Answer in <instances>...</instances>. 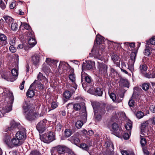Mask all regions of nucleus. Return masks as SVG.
Listing matches in <instances>:
<instances>
[{
	"label": "nucleus",
	"instance_id": "obj_6",
	"mask_svg": "<svg viewBox=\"0 0 155 155\" xmlns=\"http://www.w3.org/2000/svg\"><path fill=\"white\" fill-rule=\"evenodd\" d=\"M81 76L82 86L84 89L86 90L85 89V84L83 83V79H84L85 81L87 83L86 84H87V85L90 86L93 84V81L89 75L85 74L84 72H82Z\"/></svg>",
	"mask_w": 155,
	"mask_h": 155
},
{
	"label": "nucleus",
	"instance_id": "obj_44",
	"mask_svg": "<svg viewBox=\"0 0 155 155\" xmlns=\"http://www.w3.org/2000/svg\"><path fill=\"white\" fill-rule=\"evenodd\" d=\"M112 127L114 130L117 131L119 129L118 125L116 123H113L112 125Z\"/></svg>",
	"mask_w": 155,
	"mask_h": 155
},
{
	"label": "nucleus",
	"instance_id": "obj_49",
	"mask_svg": "<svg viewBox=\"0 0 155 155\" xmlns=\"http://www.w3.org/2000/svg\"><path fill=\"white\" fill-rule=\"evenodd\" d=\"M71 94L69 91H65L64 93V96L67 99L69 98Z\"/></svg>",
	"mask_w": 155,
	"mask_h": 155
},
{
	"label": "nucleus",
	"instance_id": "obj_64",
	"mask_svg": "<svg viewBox=\"0 0 155 155\" xmlns=\"http://www.w3.org/2000/svg\"><path fill=\"white\" fill-rule=\"evenodd\" d=\"M129 137V135L128 133H125L124 134V138L125 140H127L128 139Z\"/></svg>",
	"mask_w": 155,
	"mask_h": 155
},
{
	"label": "nucleus",
	"instance_id": "obj_12",
	"mask_svg": "<svg viewBox=\"0 0 155 155\" xmlns=\"http://www.w3.org/2000/svg\"><path fill=\"white\" fill-rule=\"evenodd\" d=\"M15 137L20 141L23 142V141L25 140L26 137L25 130H24L18 132L15 134Z\"/></svg>",
	"mask_w": 155,
	"mask_h": 155
},
{
	"label": "nucleus",
	"instance_id": "obj_22",
	"mask_svg": "<svg viewBox=\"0 0 155 155\" xmlns=\"http://www.w3.org/2000/svg\"><path fill=\"white\" fill-rule=\"evenodd\" d=\"M95 65V63L94 61H88L86 66V68L87 70L92 69Z\"/></svg>",
	"mask_w": 155,
	"mask_h": 155
},
{
	"label": "nucleus",
	"instance_id": "obj_35",
	"mask_svg": "<svg viewBox=\"0 0 155 155\" xmlns=\"http://www.w3.org/2000/svg\"><path fill=\"white\" fill-rule=\"evenodd\" d=\"M79 147L82 149L86 151H87L89 148V147L85 143H82L81 144Z\"/></svg>",
	"mask_w": 155,
	"mask_h": 155
},
{
	"label": "nucleus",
	"instance_id": "obj_2",
	"mask_svg": "<svg viewBox=\"0 0 155 155\" xmlns=\"http://www.w3.org/2000/svg\"><path fill=\"white\" fill-rule=\"evenodd\" d=\"M7 94L8 97H6L4 101L5 106L2 107L1 112L2 114L8 113L12 110V105L13 102L14 98L13 93L11 92L4 93Z\"/></svg>",
	"mask_w": 155,
	"mask_h": 155
},
{
	"label": "nucleus",
	"instance_id": "obj_53",
	"mask_svg": "<svg viewBox=\"0 0 155 155\" xmlns=\"http://www.w3.org/2000/svg\"><path fill=\"white\" fill-rule=\"evenodd\" d=\"M147 143L146 140L144 138H143L141 139L140 141V143L141 145L142 146H143L145 145Z\"/></svg>",
	"mask_w": 155,
	"mask_h": 155
},
{
	"label": "nucleus",
	"instance_id": "obj_56",
	"mask_svg": "<svg viewBox=\"0 0 155 155\" xmlns=\"http://www.w3.org/2000/svg\"><path fill=\"white\" fill-rule=\"evenodd\" d=\"M134 100H130L129 101L128 105L130 107H133L134 105Z\"/></svg>",
	"mask_w": 155,
	"mask_h": 155
},
{
	"label": "nucleus",
	"instance_id": "obj_20",
	"mask_svg": "<svg viewBox=\"0 0 155 155\" xmlns=\"http://www.w3.org/2000/svg\"><path fill=\"white\" fill-rule=\"evenodd\" d=\"M124 44L126 48H128V49L130 50H132L135 46V43L134 42L130 43L126 42L124 43Z\"/></svg>",
	"mask_w": 155,
	"mask_h": 155
},
{
	"label": "nucleus",
	"instance_id": "obj_14",
	"mask_svg": "<svg viewBox=\"0 0 155 155\" xmlns=\"http://www.w3.org/2000/svg\"><path fill=\"white\" fill-rule=\"evenodd\" d=\"M94 47L91 50V52L94 55V57L100 60H102L103 59V55L99 54V51L95 50L94 51Z\"/></svg>",
	"mask_w": 155,
	"mask_h": 155
},
{
	"label": "nucleus",
	"instance_id": "obj_37",
	"mask_svg": "<svg viewBox=\"0 0 155 155\" xmlns=\"http://www.w3.org/2000/svg\"><path fill=\"white\" fill-rule=\"evenodd\" d=\"M83 124V122L81 120L78 121L76 123L75 126L78 129L81 128Z\"/></svg>",
	"mask_w": 155,
	"mask_h": 155
},
{
	"label": "nucleus",
	"instance_id": "obj_46",
	"mask_svg": "<svg viewBox=\"0 0 155 155\" xmlns=\"http://www.w3.org/2000/svg\"><path fill=\"white\" fill-rule=\"evenodd\" d=\"M102 37L101 36L98 37L97 36L96 37L95 41L96 42L97 44H100L102 42Z\"/></svg>",
	"mask_w": 155,
	"mask_h": 155
},
{
	"label": "nucleus",
	"instance_id": "obj_27",
	"mask_svg": "<svg viewBox=\"0 0 155 155\" xmlns=\"http://www.w3.org/2000/svg\"><path fill=\"white\" fill-rule=\"evenodd\" d=\"M8 0H0V7L4 9L6 7Z\"/></svg>",
	"mask_w": 155,
	"mask_h": 155
},
{
	"label": "nucleus",
	"instance_id": "obj_13",
	"mask_svg": "<svg viewBox=\"0 0 155 155\" xmlns=\"http://www.w3.org/2000/svg\"><path fill=\"white\" fill-rule=\"evenodd\" d=\"M44 84H41V82H38V81L36 80H35L34 82L32 84L30 87H31V86L35 85L36 86H37V88L40 91L42 90L45 88V86L44 85Z\"/></svg>",
	"mask_w": 155,
	"mask_h": 155
},
{
	"label": "nucleus",
	"instance_id": "obj_40",
	"mask_svg": "<svg viewBox=\"0 0 155 155\" xmlns=\"http://www.w3.org/2000/svg\"><path fill=\"white\" fill-rule=\"evenodd\" d=\"M55 61L54 60L51 59V58H47L45 62L48 65L51 66V64Z\"/></svg>",
	"mask_w": 155,
	"mask_h": 155
},
{
	"label": "nucleus",
	"instance_id": "obj_63",
	"mask_svg": "<svg viewBox=\"0 0 155 155\" xmlns=\"http://www.w3.org/2000/svg\"><path fill=\"white\" fill-rule=\"evenodd\" d=\"M150 111L153 113H155V107L154 106L152 105L150 106Z\"/></svg>",
	"mask_w": 155,
	"mask_h": 155
},
{
	"label": "nucleus",
	"instance_id": "obj_57",
	"mask_svg": "<svg viewBox=\"0 0 155 155\" xmlns=\"http://www.w3.org/2000/svg\"><path fill=\"white\" fill-rule=\"evenodd\" d=\"M16 2H12L9 5V7L11 9L14 8L16 6Z\"/></svg>",
	"mask_w": 155,
	"mask_h": 155
},
{
	"label": "nucleus",
	"instance_id": "obj_32",
	"mask_svg": "<svg viewBox=\"0 0 155 155\" xmlns=\"http://www.w3.org/2000/svg\"><path fill=\"white\" fill-rule=\"evenodd\" d=\"M140 71L143 73V72L146 71L147 70V67L145 64L140 65Z\"/></svg>",
	"mask_w": 155,
	"mask_h": 155
},
{
	"label": "nucleus",
	"instance_id": "obj_54",
	"mask_svg": "<svg viewBox=\"0 0 155 155\" xmlns=\"http://www.w3.org/2000/svg\"><path fill=\"white\" fill-rule=\"evenodd\" d=\"M110 74L111 77L114 78L115 76L117 75V72L115 71L114 70H111Z\"/></svg>",
	"mask_w": 155,
	"mask_h": 155
},
{
	"label": "nucleus",
	"instance_id": "obj_7",
	"mask_svg": "<svg viewBox=\"0 0 155 155\" xmlns=\"http://www.w3.org/2000/svg\"><path fill=\"white\" fill-rule=\"evenodd\" d=\"M136 56V53L135 52H132L130 54V59L129 60L128 63V68L133 72L134 70V64Z\"/></svg>",
	"mask_w": 155,
	"mask_h": 155
},
{
	"label": "nucleus",
	"instance_id": "obj_9",
	"mask_svg": "<svg viewBox=\"0 0 155 155\" xmlns=\"http://www.w3.org/2000/svg\"><path fill=\"white\" fill-rule=\"evenodd\" d=\"M107 66L103 63H98L97 68L100 74H105L107 73Z\"/></svg>",
	"mask_w": 155,
	"mask_h": 155
},
{
	"label": "nucleus",
	"instance_id": "obj_52",
	"mask_svg": "<svg viewBox=\"0 0 155 155\" xmlns=\"http://www.w3.org/2000/svg\"><path fill=\"white\" fill-rule=\"evenodd\" d=\"M2 77L3 78H4L5 80H7L8 81H10L11 80H10V79L8 78V75L6 74H2Z\"/></svg>",
	"mask_w": 155,
	"mask_h": 155
},
{
	"label": "nucleus",
	"instance_id": "obj_58",
	"mask_svg": "<svg viewBox=\"0 0 155 155\" xmlns=\"http://www.w3.org/2000/svg\"><path fill=\"white\" fill-rule=\"evenodd\" d=\"M30 155H40V154L38 151L34 150L31 152Z\"/></svg>",
	"mask_w": 155,
	"mask_h": 155
},
{
	"label": "nucleus",
	"instance_id": "obj_8",
	"mask_svg": "<svg viewBox=\"0 0 155 155\" xmlns=\"http://www.w3.org/2000/svg\"><path fill=\"white\" fill-rule=\"evenodd\" d=\"M47 120L44 119L40 121L36 126V128L40 133H42L45 130Z\"/></svg>",
	"mask_w": 155,
	"mask_h": 155
},
{
	"label": "nucleus",
	"instance_id": "obj_29",
	"mask_svg": "<svg viewBox=\"0 0 155 155\" xmlns=\"http://www.w3.org/2000/svg\"><path fill=\"white\" fill-rule=\"evenodd\" d=\"M119 84L121 86L126 87L128 85V82L127 80L121 79L120 80Z\"/></svg>",
	"mask_w": 155,
	"mask_h": 155
},
{
	"label": "nucleus",
	"instance_id": "obj_50",
	"mask_svg": "<svg viewBox=\"0 0 155 155\" xmlns=\"http://www.w3.org/2000/svg\"><path fill=\"white\" fill-rule=\"evenodd\" d=\"M8 92H10L9 91H6V92H4L3 89L2 88H0V94H2V95L4 96V97L5 98H6V97H8V95L7 94H5L4 95V93H8Z\"/></svg>",
	"mask_w": 155,
	"mask_h": 155
},
{
	"label": "nucleus",
	"instance_id": "obj_48",
	"mask_svg": "<svg viewBox=\"0 0 155 155\" xmlns=\"http://www.w3.org/2000/svg\"><path fill=\"white\" fill-rule=\"evenodd\" d=\"M137 117L140 119L142 118L143 116V113L141 111H138L136 114Z\"/></svg>",
	"mask_w": 155,
	"mask_h": 155
},
{
	"label": "nucleus",
	"instance_id": "obj_42",
	"mask_svg": "<svg viewBox=\"0 0 155 155\" xmlns=\"http://www.w3.org/2000/svg\"><path fill=\"white\" fill-rule=\"evenodd\" d=\"M81 110H82V112L81 113V111H80V113H81L85 118H86L87 116V112L86 111V107H84L83 108L81 109Z\"/></svg>",
	"mask_w": 155,
	"mask_h": 155
},
{
	"label": "nucleus",
	"instance_id": "obj_34",
	"mask_svg": "<svg viewBox=\"0 0 155 155\" xmlns=\"http://www.w3.org/2000/svg\"><path fill=\"white\" fill-rule=\"evenodd\" d=\"M65 136L67 137H69L72 134V131L69 129H66L64 131Z\"/></svg>",
	"mask_w": 155,
	"mask_h": 155
},
{
	"label": "nucleus",
	"instance_id": "obj_4",
	"mask_svg": "<svg viewBox=\"0 0 155 155\" xmlns=\"http://www.w3.org/2000/svg\"><path fill=\"white\" fill-rule=\"evenodd\" d=\"M10 138V137L9 136H8L4 139L5 143L10 148L19 146L23 143L22 141H20L19 139L16 138V137H13L11 140Z\"/></svg>",
	"mask_w": 155,
	"mask_h": 155
},
{
	"label": "nucleus",
	"instance_id": "obj_26",
	"mask_svg": "<svg viewBox=\"0 0 155 155\" xmlns=\"http://www.w3.org/2000/svg\"><path fill=\"white\" fill-rule=\"evenodd\" d=\"M11 29L14 31H16L18 29V25L16 22L13 21L11 23Z\"/></svg>",
	"mask_w": 155,
	"mask_h": 155
},
{
	"label": "nucleus",
	"instance_id": "obj_15",
	"mask_svg": "<svg viewBox=\"0 0 155 155\" xmlns=\"http://www.w3.org/2000/svg\"><path fill=\"white\" fill-rule=\"evenodd\" d=\"M69 78L71 81L73 83L72 86L75 90H76L77 87V85L75 83L76 80V77L74 74H70L69 76Z\"/></svg>",
	"mask_w": 155,
	"mask_h": 155
},
{
	"label": "nucleus",
	"instance_id": "obj_38",
	"mask_svg": "<svg viewBox=\"0 0 155 155\" xmlns=\"http://www.w3.org/2000/svg\"><path fill=\"white\" fill-rule=\"evenodd\" d=\"M125 128L127 130H130L132 128V124L130 122H128L125 125Z\"/></svg>",
	"mask_w": 155,
	"mask_h": 155
},
{
	"label": "nucleus",
	"instance_id": "obj_30",
	"mask_svg": "<svg viewBox=\"0 0 155 155\" xmlns=\"http://www.w3.org/2000/svg\"><path fill=\"white\" fill-rule=\"evenodd\" d=\"M26 95L29 97H32L35 95V92L33 90L29 88L26 93Z\"/></svg>",
	"mask_w": 155,
	"mask_h": 155
},
{
	"label": "nucleus",
	"instance_id": "obj_18",
	"mask_svg": "<svg viewBox=\"0 0 155 155\" xmlns=\"http://www.w3.org/2000/svg\"><path fill=\"white\" fill-rule=\"evenodd\" d=\"M40 55L39 54H35L32 57V62L34 64L37 65L39 61Z\"/></svg>",
	"mask_w": 155,
	"mask_h": 155
},
{
	"label": "nucleus",
	"instance_id": "obj_62",
	"mask_svg": "<svg viewBox=\"0 0 155 155\" xmlns=\"http://www.w3.org/2000/svg\"><path fill=\"white\" fill-rule=\"evenodd\" d=\"M4 24V21L2 19L0 20V28L2 29L3 28V24Z\"/></svg>",
	"mask_w": 155,
	"mask_h": 155
},
{
	"label": "nucleus",
	"instance_id": "obj_31",
	"mask_svg": "<svg viewBox=\"0 0 155 155\" xmlns=\"http://www.w3.org/2000/svg\"><path fill=\"white\" fill-rule=\"evenodd\" d=\"M105 146L110 150H113L114 149V147L112 143L109 141L105 142Z\"/></svg>",
	"mask_w": 155,
	"mask_h": 155
},
{
	"label": "nucleus",
	"instance_id": "obj_19",
	"mask_svg": "<svg viewBox=\"0 0 155 155\" xmlns=\"http://www.w3.org/2000/svg\"><path fill=\"white\" fill-rule=\"evenodd\" d=\"M70 140L72 143H74L76 145L78 144L80 142V139L77 137L76 135L75 134L71 137Z\"/></svg>",
	"mask_w": 155,
	"mask_h": 155
},
{
	"label": "nucleus",
	"instance_id": "obj_47",
	"mask_svg": "<svg viewBox=\"0 0 155 155\" xmlns=\"http://www.w3.org/2000/svg\"><path fill=\"white\" fill-rule=\"evenodd\" d=\"M7 40V37L3 34H0V40L2 41H5Z\"/></svg>",
	"mask_w": 155,
	"mask_h": 155
},
{
	"label": "nucleus",
	"instance_id": "obj_43",
	"mask_svg": "<svg viewBox=\"0 0 155 155\" xmlns=\"http://www.w3.org/2000/svg\"><path fill=\"white\" fill-rule=\"evenodd\" d=\"M73 107L75 110H80L81 108V105L79 104H76L73 105Z\"/></svg>",
	"mask_w": 155,
	"mask_h": 155
},
{
	"label": "nucleus",
	"instance_id": "obj_21",
	"mask_svg": "<svg viewBox=\"0 0 155 155\" xmlns=\"http://www.w3.org/2000/svg\"><path fill=\"white\" fill-rule=\"evenodd\" d=\"M5 22L8 25H10L13 21V19L11 17L7 16L5 15L3 17Z\"/></svg>",
	"mask_w": 155,
	"mask_h": 155
},
{
	"label": "nucleus",
	"instance_id": "obj_55",
	"mask_svg": "<svg viewBox=\"0 0 155 155\" xmlns=\"http://www.w3.org/2000/svg\"><path fill=\"white\" fill-rule=\"evenodd\" d=\"M9 50L11 52L14 53L16 51V49L14 47V46H11L9 48Z\"/></svg>",
	"mask_w": 155,
	"mask_h": 155
},
{
	"label": "nucleus",
	"instance_id": "obj_10",
	"mask_svg": "<svg viewBox=\"0 0 155 155\" xmlns=\"http://www.w3.org/2000/svg\"><path fill=\"white\" fill-rule=\"evenodd\" d=\"M20 125L19 123H16L15 120H12L10 122V125L5 129V131L8 132L14 130L18 128Z\"/></svg>",
	"mask_w": 155,
	"mask_h": 155
},
{
	"label": "nucleus",
	"instance_id": "obj_3",
	"mask_svg": "<svg viewBox=\"0 0 155 155\" xmlns=\"http://www.w3.org/2000/svg\"><path fill=\"white\" fill-rule=\"evenodd\" d=\"M105 105L104 104H98L95 106L93 107L94 111V116L98 120L101 118V115L105 113Z\"/></svg>",
	"mask_w": 155,
	"mask_h": 155
},
{
	"label": "nucleus",
	"instance_id": "obj_36",
	"mask_svg": "<svg viewBox=\"0 0 155 155\" xmlns=\"http://www.w3.org/2000/svg\"><path fill=\"white\" fill-rule=\"evenodd\" d=\"M121 153L122 155H135L134 153L132 151L124 150L122 151Z\"/></svg>",
	"mask_w": 155,
	"mask_h": 155
},
{
	"label": "nucleus",
	"instance_id": "obj_24",
	"mask_svg": "<svg viewBox=\"0 0 155 155\" xmlns=\"http://www.w3.org/2000/svg\"><path fill=\"white\" fill-rule=\"evenodd\" d=\"M110 96L113 101H115L116 103H119L122 101V100L118 99L116 97L115 94L114 93H111Z\"/></svg>",
	"mask_w": 155,
	"mask_h": 155
},
{
	"label": "nucleus",
	"instance_id": "obj_1",
	"mask_svg": "<svg viewBox=\"0 0 155 155\" xmlns=\"http://www.w3.org/2000/svg\"><path fill=\"white\" fill-rule=\"evenodd\" d=\"M23 109L25 114L26 118L29 121L35 120L39 117L43 116V114H38L35 110V107L33 105L28 102H25L24 104Z\"/></svg>",
	"mask_w": 155,
	"mask_h": 155
},
{
	"label": "nucleus",
	"instance_id": "obj_28",
	"mask_svg": "<svg viewBox=\"0 0 155 155\" xmlns=\"http://www.w3.org/2000/svg\"><path fill=\"white\" fill-rule=\"evenodd\" d=\"M28 43L31 46V47H33L36 44V42L34 38H31L29 39Z\"/></svg>",
	"mask_w": 155,
	"mask_h": 155
},
{
	"label": "nucleus",
	"instance_id": "obj_41",
	"mask_svg": "<svg viewBox=\"0 0 155 155\" xmlns=\"http://www.w3.org/2000/svg\"><path fill=\"white\" fill-rule=\"evenodd\" d=\"M147 43L148 44H149V43H150L152 45H155V37L151 38L149 41L147 42Z\"/></svg>",
	"mask_w": 155,
	"mask_h": 155
},
{
	"label": "nucleus",
	"instance_id": "obj_25",
	"mask_svg": "<svg viewBox=\"0 0 155 155\" xmlns=\"http://www.w3.org/2000/svg\"><path fill=\"white\" fill-rule=\"evenodd\" d=\"M11 73L12 76L14 77V80H11L10 81H13L16 80L15 78L18 76V70L16 69H13L12 70Z\"/></svg>",
	"mask_w": 155,
	"mask_h": 155
},
{
	"label": "nucleus",
	"instance_id": "obj_39",
	"mask_svg": "<svg viewBox=\"0 0 155 155\" xmlns=\"http://www.w3.org/2000/svg\"><path fill=\"white\" fill-rule=\"evenodd\" d=\"M150 84L148 83H144L142 85V88L145 91H147L149 89Z\"/></svg>",
	"mask_w": 155,
	"mask_h": 155
},
{
	"label": "nucleus",
	"instance_id": "obj_5",
	"mask_svg": "<svg viewBox=\"0 0 155 155\" xmlns=\"http://www.w3.org/2000/svg\"><path fill=\"white\" fill-rule=\"evenodd\" d=\"M41 140L44 143H48L54 140V135L53 132L45 133L42 136L40 135Z\"/></svg>",
	"mask_w": 155,
	"mask_h": 155
},
{
	"label": "nucleus",
	"instance_id": "obj_11",
	"mask_svg": "<svg viewBox=\"0 0 155 155\" xmlns=\"http://www.w3.org/2000/svg\"><path fill=\"white\" fill-rule=\"evenodd\" d=\"M55 150L60 154H63L66 152H69V149L64 146H58L54 147Z\"/></svg>",
	"mask_w": 155,
	"mask_h": 155
},
{
	"label": "nucleus",
	"instance_id": "obj_16",
	"mask_svg": "<svg viewBox=\"0 0 155 155\" xmlns=\"http://www.w3.org/2000/svg\"><path fill=\"white\" fill-rule=\"evenodd\" d=\"M38 81H42V82L45 83V84L48 82V80L46 78L41 72H39L38 75L37 77Z\"/></svg>",
	"mask_w": 155,
	"mask_h": 155
},
{
	"label": "nucleus",
	"instance_id": "obj_51",
	"mask_svg": "<svg viewBox=\"0 0 155 155\" xmlns=\"http://www.w3.org/2000/svg\"><path fill=\"white\" fill-rule=\"evenodd\" d=\"M144 53L145 55L146 56H149L150 54V52L149 48H146L144 52Z\"/></svg>",
	"mask_w": 155,
	"mask_h": 155
},
{
	"label": "nucleus",
	"instance_id": "obj_23",
	"mask_svg": "<svg viewBox=\"0 0 155 155\" xmlns=\"http://www.w3.org/2000/svg\"><path fill=\"white\" fill-rule=\"evenodd\" d=\"M103 92V89L99 88L97 87L95 90V93L94 94L95 95H98L99 96H102Z\"/></svg>",
	"mask_w": 155,
	"mask_h": 155
},
{
	"label": "nucleus",
	"instance_id": "obj_61",
	"mask_svg": "<svg viewBox=\"0 0 155 155\" xmlns=\"http://www.w3.org/2000/svg\"><path fill=\"white\" fill-rule=\"evenodd\" d=\"M57 106V104L55 102H53L51 103V107L53 109L55 108Z\"/></svg>",
	"mask_w": 155,
	"mask_h": 155
},
{
	"label": "nucleus",
	"instance_id": "obj_17",
	"mask_svg": "<svg viewBox=\"0 0 155 155\" xmlns=\"http://www.w3.org/2000/svg\"><path fill=\"white\" fill-rule=\"evenodd\" d=\"M111 58L114 63H116L117 66H120V58L116 54H113L111 55Z\"/></svg>",
	"mask_w": 155,
	"mask_h": 155
},
{
	"label": "nucleus",
	"instance_id": "obj_60",
	"mask_svg": "<svg viewBox=\"0 0 155 155\" xmlns=\"http://www.w3.org/2000/svg\"><path fill=\"white\" fill-rule=\"evenodd\" d=\"M123 131L122 129H119V131L117 133L116 136H122L123 135Z\"/></svg>",
	"mask_w": 155,
	"mask_h": 155
},
{
	"label": "nucleus",
	"instance_id": "obj_45",
	"mask_svg": "<svg viewBox=\"0 0 155 155\" xmlns=\"http://www.w3.org/2000/svg\"><path fill=\"white\" fill-rule=\"evenodd\" d=\"M62 126L60 123H58L56 126L55 130L56 131L59 132L61 131Z\"/></svg>",
	"mask_w": 155,
	"mask_h": 155
},
{
	"label": "nucleus",
	"instance_id": "obj_59",
	"mask_svg": "<svg viewBox=\"0 0 155 155\" xmlns=\"http://www.w3.org/2000/svg\"><path fill=\"white\" fill-rule=\"evenodd\" d=\"M24 28L27 30H29L31 28L30 26L28 24L26 23H23Z\"/></svg>",
	"mask_w": 155,
	"mask_h": 155
},
{
	"label": "nucleus",
	"instance_id": "obj_33",
	"mask_svg": "<svg viewBox=\"0 0 155 155\" xmlns=\"http://www.w3.org/2000/svg\"><path fill=\"white\" fill-rule=\"evenodd\" d=\"M148 122H146L145 123H143L141 124L140 127V130L141 133H143L145 132V128L146 127L147 125Z\"/></svg>",
	"mask_w": 155,
	"mask_h": 155
}]
</instances>
